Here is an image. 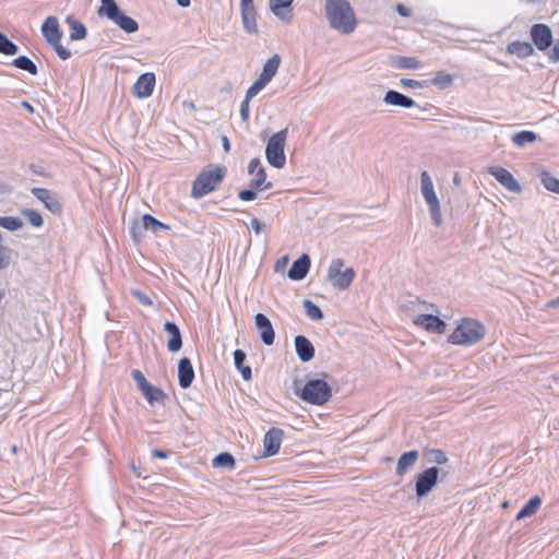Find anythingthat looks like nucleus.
<instances>
[{
  "label": "nucleus",
  "mask_w": 559,
  "mask_h": 559,
  "mask_svg": "<svg viewBox=\"0 0 559 559\" xmlns=\"http://www.w3.org/2000/svg\"><path fill=\"white\" fill-rule=\"evenodd\" d=\"M41 34L46 43L52 47L58 57L62 60L71 58V51L61 45L62 32L56 16H48L41 25Z\"/></svg>",
  "instance_id": "39448f33"
},
{
  "label": "nucleus",
  "mask_w": 559,
  "mask_h": 559,
  "mask_svg": "<svg viewBox=\"0 0 559 559\" xmlns=\"http://www.w3.org/2000/svg\"><path fill=\"white\" fill-rule=\"evenodd\" d=\"M227 175V168L219 164H210L204 167L192 183L191 195L201 199L213 192L223 182Z\"/></svg>",
  "instance_id": "f03ea898"
},
{
  "label": "nucleus",
  "mask_w": 559,
  "mask_h": 559,
  "mask_svg": "<svg viewBox=\"0 0 559 559\" xmlns=\"http://www.w3.org/2000/svg\"><path fill=\"white\" fill-rule=\"evenodd\" d=\"M141 393L151 405L154 403L164 404L167 399V394L160 388L151 383L143 388Z\"/></svg>",
  "instance_id": "bb28decb"
},
{
  "label": "nucleus",
  "mask_w": 559,
  "mask_h": 559,
  "mask_svg": "<svg viewBox=\"0 0 559 559\" xmlns=\"http://www.w3.org/2000/svg\"><path fill=\"white\" fill-rule=\"evenodd\" d=\"M195 373L190 358L182 357L178 362V383L181 389L191 386Z\"/></svg>",
  "instance_id": "dca6fc26"
},
{
  "label": "nucleus",
  "mask_w": 559,
  "mask_h": 559,
  "mask_svg": "<svg viewBox=\"0 0 559 559\" xmlns=\"http://www.w3.org/2000/svg\"><path fill=\"white\" fill-rule=\"evenodd\" d=\"M269 83L263 81L261 78H258L247 90L246 98L252 99L257 96Z\"/></svg>",
  "instance_id": "a18cd8bd"
},
{
  "label": "nucleus",
  "mask_w": 559,
  "mask_h": 559,
  "mask_svg": "<svg viewBox=\"0 0 559 559\" xmlns=\"http://www.w3.org/2000/svg\"><path fill=\"white\" fill-rule=\"evenodd\" d=\"M248 188L253 190L255 193H258L259 191L270 189L269 185H263V183H261V181H258L254 178L250 180Z\"/></svg>",
  "instance_id": "bf43d9fd"
},
{
  "label": "nucleus",
  "mask_w": 559,
  "mask_h": 559,
  "mask_svg": "<svg viewBox=\"0 0 559 559\" xmlns=\"http://www.w3.org/2000/svg\"><path fill=\"white\" fill-rule=\"evenodd\" d=\"M344 260L336 258L333 259L328 269V280L331 285L340 290H346L353 283L356 272L353 267H347L344 271Z\"/></svg>",
  "instance_id": "0eeeda50"
},
{
  "label": "nucleus",
  "mask_w": 559,
  "mask_h": 559,
  "mask_svg": "<svg viewBox=\"0 0 559 559\" xmlns=\"http://www.w3.org/2000/svg\"><path fill=\"white\" fill-rule=\"evenodd\" d=\"M431 83L438 86L440 90H445L452 85L453 76L445 71H439L431 80Z\"/></svg>",
  "instance_id": "79ce46f5"
},
{
  "label": "nucleus",
  "mask_w": 559,
  "mask_h": 559,
  "mask_svg": "<svg viewBox=\"0 0 559 559\" xmlns=\"http://www.w3.org/2000/svg\"><path fill=\"white\" fill-rule=\"evenodd\" d=\"M45 206L53 214H61L62 212V203L56 194H53L50 200L46 202Z\"/></svg>",
  "instance_id": "8fccbe9b"
},
{
  "label": "nucleus",
  "mask_w": 559,
  "mask_h": 559,
  "mask_svg": "<svg viewBox=\"0 0 559 559\" xmlns=\"http://www.w3.org/2000/svg\"><path fill=\"white\" fill-rule=\"evenodd\" d=\"M418 457L419 452L417 450L404 452L397 460V466L395 469L396 475L403 476L408 468L415 465Z\"/></svg>",
  "instance_id": "b1692460"
},
{
  "label": "nucleus",
  "mask_w": 559,
  "mask_h": 559,
  "mask_svg": "<svg viewBox=\"0 0 559 559\" xmlns=\"http://www.w3.org/2000/svg\"><path fill=\"white\" fill-rule=\"evenodd\" d=\"M212 466L215 468L234 469L236 467V460L229 452H222L214 456Z\"/></svg>",
  "instance_id": "7c9ffc66"
},
{
  "label": "nucleus",
  "mask_w": 559,
  "mask_h": 559,
  "mask_svg": "<svg viewBox=\"0 0 559 559\" xmlns=\"http://www.w3.org/2000/svg\"><path fill=\"white\" fill-rule=\"evenodd\" d=\"M241 19L245 29L250 34L258 33L257 12L253 0H241Z\"/></svg>",
  "instance_id": "2eb2a0df"
},
{
  "label": "nucleus",
  "mask_w": 559,
  "mask_h": 559,
  "mask_svg": "<svg viewBox=\"0 0 559 559\" xmlns=\"http://www.w3.org/2000/svg\"><path fill=\"white\" fill-rule=\"evenodd\" d=\"M294 343L297 357L300 361L308 362L313 359L316 349L307 336L297 335L295 336Z\"/></svg>",
  "instance_id": "f3484780"
},
{
  "label": "nucleus",
  "mask_w": 559,
  "mask_h": 559,
  "mask_svg": "<svg viewBox=\"0 0 559 559\" xmlns=\"http://www.w3.org/2000/svg\"><path fill=\"white\" fill-rule=\"evenodd\" d=\"M284 431L281 428L272 427L263 438V457H270L278 453Z\"/></svg>",
  "instance_id": "f8f14e48"
},
{
  "label": "nucleus",
  "mask_w": 559,
  "mask_h": 559,
  "mask_svg": "<svg viewBox=\"0 0 559 559\" xmlns=\"http://www.w3.org/2000/svg\"><path fill=\"white\" fill-rule=\"evenodd\" d=\"M546 307L547 308H558L559 307V296L549 300L547 304H546Z\"/></svg>",
  "instance_id": "774afa93"
},
{
  "label": "nucleus",
  "mask_w": 559,
  "mask_h": 559,
  "mask_svg": "<svg viewBox=\"0 0 559 559\" xmlns=\"http://www.w3.org/2000/svg\"><path fill=\"white\" fill-rule=\"evenodd\" d=\"M254 179L258 181H261V183H263V185H269L270 189L273 187L272 182L266 180V171L263 166H261L257 170Z\"/></svg>",
  "instance_id": "13d9d810"
},
{
  "label": "nucleus",
  "mask_w": 559,
  "mask_h": 559,
  "mask_svg": "<svg viewBox=\"0 0 559 559\" xmlns=\"http://www.w3.org/2000/svg\"><path fill=\"white\" fill-rule=\"evenodd\" d=\"M296 395L304 402L322 406L326 404L332 395V386L323 379H309L302 388L296 389Z\"/></svg>",
  "instance_id": "20e7f679"
},
{
  "label": "nucleus",
  "mask_w": 559,
  "mask_h": 559,
  "mask_svg": "<svg viewBox=\"0 0 559 559\" xmlns=\"http://www.w3.org/2000/svg\"><path fill=\"white\" fill-rule=\"evenodd\" d=\"M155 84V74L153 72H145L138 78L132 86V94L138 98H147L153 94Z\"/></svg>",
  "instance_id": "ddd939ff"
},
{
  "label": "nucleus",
  "mask_w": 559,
  "mask_h": 559,
  "mask_svg": "<svg viewBox=\"0 0 559 559\" xmlns=\"http://www.w3.org/2000/svg\"><path fill=\"white\" fill-rule=\"evenodd\" d=\"M132 296L143 306H151L153 304L148 295L141 289L132 290Z\"/></svg>",
  "instance_id": "603ef678"
},
{
  "label": "nucleus",
  "mask_w": 559,
  "mask_h": 559,
  "mask_svg": "<svg viewBox=\"0 0 559 559\" xmlns=\"http://www.w3.org/2000/svg\"><path fill=\"white\" fill-rule=\"evenodd\" d=\"M310 257L307 253H302L293 262L290 269L288 270V277L293 281L304 280L310 270Z\"/></svg>",
  "instance_id": "a211bd4d"
},
{
  "label": "nucleus",
  "mask_w": 559,
  "mask_h": 559,
  "mask_svg": "<svg viewBox=\"0 0 559 559\" xmlns=\"http://www.w3.org/2000/svg\"><path fill=\"white\" fill-rule=\"evenodd\" d=\"M488 174L509 191L518 194L522 192V186L508 169L501 166H491L488 168Z\"/></svg>",
  "instance_id": "9d476101"
},
{
  "label": "nucleus",
  "mask_w": 559,
  "mask_h": 559,
  "mask_svg": "<svg viewBox=\"0 0 559 559\" xmlns=\"http://www.w3.org/2000/svg\"><path fill=\"white\" fill-rule=\"evenodd\" d=\"M420 189H421V194L427 204L431 203V202L439 201V199L436 194L435 188H433L432 179H431L430 175L428 174V171H426V170L423 171L420 175Z\"/></svg>",
  "instance_id": "393cba45"
},
{
  "label": "nucleus",
  "mask_w": 559,
  "mask_h": 559,
  "mask_svg": "<svg viewBox=\"0 0 559 559\" xmlns=\"http://www.w3.org/2000/svg\"><path fill=\"white\" fill-rule=\"evenodd\" d=\"M262 166L261 164V160L255 157V158H252L250 162H249V165H248V173L250 175L252 174H255L257 170Z\"/></svg>",
  "instance_id": "e2e57ef3"
},
{
  "label": "nucleus",
  "mask_w": 559,
  "mask_h": 559,
  "mask_svg": "<svg viewBox=\"0 0 559 559\" xmlns=\"http://www.w3.org/2000/svg\"><path fill=\"white\" fill-rule=\"evenodd\" d=\"M288 129H282L274 133L265 146V157L267 163L275 168H283L286 164L285 143Z\"/></svg>",
  "instance_id": "423d86ee"
},
{
  "label": "nucleus",
  "mask_w": 559,
  "mask_h": 559,
  "mask_svg": "<svg viewBox=\"0 0 559 559\" xmlns=\"http://www.w3.org/2000/svg\"><path fill=\"white\" fill-rule=\"evenodd\" d=\"M254 325L261 342L266 346L273 345L275 331L271 320L264 313H257L254 316Z\"/></svg>",
  "instance_id": "9b49d317"
},
{
  "label": "nucleus",
  "mask_w": 559,
  "mask_h": 559,
  "mask_svg": "<svg viewBox=\"0 0 559 559\" xmlns=\"http://www.w3.org/2000/svg\"><path fill=\"white\" fill-rule=\"evenodd\" d=\"M12 249L0 243V271L7 269L11 263Z\"/></svg>",
  "instance_id": "49530a36"
},
{
  "label": "nucleus",
  "mask_w": 559,
  "mask_h": 559,
  "mask_svg": "<svg viewBox=\"0 0 559 559\" xmlns=\"http://www.w3.org/2000/svg\"><path fill=\"white\" fill-rule=\"evenodd\" d=\"M439 473L440 468L438 466H431L417 474L414 485L417 502H420L437 486Z\"/></svg>",
  "instance_id": "6e6552de"
},
{
  "label": "nucleus",
  "mask_w": 559,
  "mask_h": 559,
  "mask_svg": "<svg viewBox=\"0 0 559 559\" xmlns=\"http://www.w3.org/2000/svg\"><path fill=\"white\" fill-rule=\"evenodd\" d=\"M257 195L258 193H255L253 190L247 188V189H242L238 192V198L241 200V201H245V202H250V201H253L257 199Z\"/></svg>",
  "instance_id": "6e6d98bb"
},
{
  "label": "nucleus",
  "mask_w": 559,
  "mask_h": 559,
  "mask_svg": "<svg viewBox=\"0 0 559 559\" xmlns=\"http://www.w3.org/2000/svg\"><path fill=\"white\" fill-rule=\"evenodd\" d=\"M530 36L533 45L540 51H546L554 44L552 31L544 23L534 24L530 29Z\"/></svg>",
  "instance_id": "1a4fd4ad"
},
{
  "label": "nucleus",
  "mask_w": 559,
  "mask_h": 559,
  "mask_svg": "<svg viewBox=\"0 0 559 559\" xmlns=\"http://www.w3.org/2000/svg\"><path fill=\"white\" fill-rule=\"evenodd\" d=\"M31 192L36 199H38L44 204H46V202L50 200V198L55 194L46 188H32Z\"/></svg>",
  "instance_id": "de8ad7c7"
},
{
  "label": "nucleus",
  "mask_w": 559,
  "mask_h": 559,
  "mask_svg": "<svg viewBox=\"0 0 559 559\" xmlns=\"http://www.w3.org/2000/svg\"><path fill=\"white\" fill-rule=\"evenodd\" d=\"M152 455L154 457H157V459H167L168 457V452L165 451V450H160V449H154L152 450Z\"/></svg>",
  "instance_id": "338daca9"
},
{
  "label": "nucleus",
  "mask_w": 559,
  "mask_h": 559,
  "mask_svg": "<svg viewBox=\"0 0 559 559\" xmlns=\"http://www.w3.org/2000/svg\"><path fill=\"white\" fill-rule=\"evenodd\" d=\"M236 369L241 373L243 380L248 381L252 378L251 367L245 365L247 354L242 349H236L233 354Z\"/></svg>",
  "instance_id": "c85d7f7f"
},
{
  "label": "nucleus",
  "mask_w": 559,
  "mask_h": 559,
  "mask_svg": "<svg viewBox=\"0 0 559 559\" xmlns=\"http://www.w3.org/2000/svg\"><path fill=\"white\" fill-rule=\"evenodd\" d=\"M395 11L399 15L401 16H404V17H408L412 15L413 11L407 5H404L402 3H399L396 7H395Z\"/></svg>",
  "instance_id": "052dcab7"
},
{
  "label": "nucleus",
  "mask_w": 559,
  "mask_h": 559,
  "mask_svg": "<svg viewBox=\"0 0 559 559\" xmlns=\"http://www.w3.org/2000/svg\"><path fill=\"white\" fill-rule=\"evenodd\" d=\"M109 20L128 34L139 31V23L133 17L124 14L122 10H119Z\"/></svg>",
  "instance_id": "4be33fe9"
},
{
  "label": "nucleus",
  "mask_w": 559,
  "mask_h": 559,
  "mask_svg": "<svg viewBox=\"0 0 559 559\" xmlns=\"http://www.w3.org/2000/svg\"><path fill=\"white\" fill-rule=\"evenodd\" d=\"M400 83H401V85H402V86H404V87H409V88H420V87H424V86H425L426 81L420 82V81H417V80H414V79H406V78H403V79H401Z\"/></svg>",
  "instance_id": "5fc2aeb1"
},
{
  "label": "nucleus",
  "mask_w": 559,
  "mask_h": 559,
  "mask_svg": "<svg viewBox=\"0 0 559 559\" xmlns=\"http://www.w3.org/2000/svg\"><path fill=\"white\" fill-rule=\"evenodd\" d=\"M19 51V46L13 43L4 33L0 32V53L14 56Z\"/></svg>",
  "instance_id": "4c0bfd02"
},
{
  "label": "nucleus",
  "mask_w": 559,
  "mask_h": 559,
  "mask_svg": "<svg viewBox=\"0 0 559 559\" xmlns=\"http://www.w3.org/2000/svg\"><path fill=\"white\" fill-rule=\"evenodd\" d=\"M429 207V214L432 221V224L437 227L442 225V214H441V206L440 202H431L427 204Z\"/></svg>",
  "instance_id": "c03bdc74"
},
{
  "label": "nucleus",
  "mask_w": 559,
  "mask_h": 559,
  "mask_svg": "<svg viewBox=\"0 0 559 559\" xmlns=\"http://www.w3.org/2000/svg\"><path fill=\"white\" fill-rule=\"evenodd\" d=\"M251 228L254 230L257 235H259L265 230V224H263L260 219L253 217L251 219Z\"/></svg>",
  "instance_id": "680f3d73"
},
{
  "label": "nucleus",
  "mask_w": 559,
  "mask_h": 559,
  "mask_svg": "<svg viewBox=\"0 0 559 559\" xmlns=\"http://www.w3.org/2000/svg\"><path fill=\"white\" fill-rule=\"evenodd\" d=\"M542 506V498L539 496L532 497L516 514V520H523L534 515Z\"/></svg>",
  "instance_id": "c756f323"
},
{
  "label": "nucleus",
  "mask_w": 559,
  "mask_h": 559,
  "mask_svg": "<svg viewBox=\"0 0 559 559\" xmlns=\"http://www.w3.org/2000/svg\"><path fill=\"white\" fill-rule=\"evenodd\" d=\"M324 12L332 29L343 35H349L356 29L358 22L348 0H325Z\"/></svg>",
  "instance_id": "f257e3e1"
},
{
  "label": "nucleus",
  "mask_w": 559,
  "mask_h": 559,
  "mask_svg": "<svg viewBox=\"0 0 559 559\" xmlns=\"http://www.w3.org/2000/svg\"><path fill=\"white\" fill-rule=\"evenodd\" d=\"M66 22L70 28L71 40H82L86 38L87 28L82 22L75 20L73 16H67Z\"/></svg>",
  "instance_id": "cd10ccee"
},
{
  "label": "nucleus",
  "mask_w": 559,
  "mask_h": 559,
  "mask_svg": "<svg viewBox=\"0 0 559 559\" xmlns=\"http://www.w3.org/2000/svg\"><path fill=\"white\" fill-rule=\"evenodd\" d=\"M302 307L307 313V316L316 321L322 320L324 314L319 306L312 302L310 299H305L302 301Z\"/></svg>",
  "instance_id": "a19ab883"
},
{
  "label": "nucleus",
  "mask_w": 559,
  "mask_h": 559,
  "mask_svg": "<svg viewBox=\"0 0 559 559\" xmlns=\"http://www.w3.org/2000/svg\"><path fill=\"white\" fill-rule=\"evenodd\" d=\"M29 170L34 174V175H37V176H41V177H48V173L45 170L44 167L39 166V165H36V164H31L28 166Z\"/></svg>",
  "instance_id": "0e129e2a"
},
{
  "label": "nucleus",
  "mask_w": 559,
  "mask_h": 559,
  "mask_svg": "<svg viewBox=\"0 0 559 559\" xmlns=\"http://www.w3.org/2000/svg\"><path fill=\"white\" fill-rule=\"evenodd\" d=\"M164 331L169 335L167 341V349L170 353H177L182 347V335L177 323L166 321L164 323Z\"/></svg>",
  "instance_id": "6ab92c4d"
},
{
  "label": "nucleus",
  "mask_w": 559,
  "mask_h": 559,
  "mask_svg": "<svg viewBox=\"0 0 559 559\" xmlns=\"http://www.w3.org/2000/svg\"><path fill=\"white\" fill-rule=\"evenodd\" d=\"M549 59L552 62L559 61V38L554 43V47L549 53Z\"/></svg>",
  "instance_id": "69168bd1"
},
{
  "label": "nucleus",
  "mask_w": 559,
  "mask_h": 559,
  "mask_svg": "<svg viewBox=\"0 0 559 559\" xmlns=\"http://www.w3.org/2000/svg\"><path fill=\"white\" fill-rule=\"evenodd\" d=\"M383 102L388 105L403 108H412L416 106V102L412 97L395 90L386 91L383 97Z\"/></svg>",
  "instance_id": "412c9836"
},
{
  "label": "nucleus",
  "mask_w": 559,
  "mask_h": 559,
  "mask_svg": "<svg viewBox=\"0 0 559 559\" xmlns=\"http://www.w3.org/2000/svg\"><path fill=\"white\" fill-rule=\"evenodd\" d=\"M21 214L28 221V223L35 227L39 228L44 225V218L41 214L34 209H23Z\"/></svg>",
  "instance_id": "58836bf2"
},
{
  "label": "nucleus",
  "mask_w": 559,
  "mask_h": 559,
  "mask_svg": "<svg viewBox=\"0 0 559 559\" xmlns=\"http://www.w3.org/2000/svg\"><path fill=\"white\" fill-rule=\"evenodd\" d=\"M486 335L485 325L473 318H463L454 331L448 336V342L453 345L473 346L479 343Z\"/></svg>",
  "instance_id": "7ed1b4c3"
},
{
  "label": "nucleus",
  "mask_w": 559,
  "mask_h": 559,
  "mask_svg": "<svg viewBox=\"0 0 559 559\" xmlns=\"http://www.w3.org/2000/svg\"><path fill=\"white\" fill-rule=\"evenodd\" d=\"M250 100L245 97L240 105V117L242 121H248L250 117Z\"/></svg>",
  "instance_id": "4d7b16f0"
},
{
  "label": "nucleus",
  "mask_w": 559,
  "mask_h": 559,
  "mask_svg": "<svg viewBox=\"0 0 559 559\" xmlns=\"http://www.w3.org/2000/svg\"><path fill=\"white\" fill-rule=\"evenodd\" d=\"M536 139H537V134L531 130H523V131L516 132L512 135V142L520 147H522L528 143L535 142Z\"/></svg>",
  "instance_id": "e433bc0d"
},
{
  "label": "nucleus",
  "mask_w": 559,
  "mask_h": 559,
  "mask_svg": "<svg viewBox=\"0 0 559 559\" xmlns=\"http://www.w3.org/2000/svg\"><path fill=\"white\" fill-rule=\"evenodd\" d=\"M424 456L428 463L439 465L445 464L449 461L447 453L441 449H426Z\"/></svg>",
  "instance_id": "c9c22d12"
},
{
  "label": "nucleus",
  "mask_w": 559,
  "mask_h": 559,
  "mask_svg": "<svg viewBox=\"0 0 559 559\" xmlns=\"http://www.w3.org/2000/svg\"><path fill=\"white\" fill-rule=\"evenodd\" d=\"M119 10L121 9L117 4L116 0H102V5L98 9V14L105 15L107 19H110Z\"/></svg>",
  "instance_id": "37998d69"
},
{
  "label": "nucleus",
  "mask_w": 559,
  "mask_h": 559,
  "mask_svg": "<svg viewBox=\"0 0 559 559\" xmlns=\"http://www.w3.org/2000/svg\"><path fill=\"white\" fill-rule=\"evenodd\" d=\"M0 227L9 231H16L23 227V222L16 216H0Z\"/></svg>",
  "instance_id": "ea45409f"
},
{
  "label": "nucleus",
  "mask_w": 559,
  "mask_h": 559,
  "mask_svg": "<svg viewBox=\"0 0 559 559\" xmlns=\"http://www.w3.org/2000/svg\"><path fill=\"white\" fill-rule=\"evenodd\" d=\"M142 223H143V228L145 230H151L154 234L158 233L159 230H168V229H170V227L168 225H166L163 222L158 221L157 218H155L151 214H144L142 216Z\"/></svg>",
  "instance_id": "72a5a7b5"
},
{
  "label": "nucleus",
  "mask_w": 559,
  "mask_h": 559,
  "mask_svg": "<svg viewBox=\"0 0 559 559\" xmlns=\"http://www.w3.org/2000/svg\"><path fill=\"white\" fill-rule=\"evenodd\" d=\"M281 56L275 53L271 58L266 60L263 66L262 72L259 75L263 81L270 83L272 79L276 75L280 64H281Z\"/></svg>",
  "instance_id": "a878e982"
},
{
  "label": "nucleus",
  "mask_w": 559,
  "mask_h": 559,
  "mask_svg": "<svg viewBox=\"0 0 559 559\" xmlns=\"http://www.w3.org/2000/svg\"><path fill=\"white\" fill-rule=\"evenodd\" d=\"M507 53L515 55L520 59H525L534 53V47L527 41L514 40L508 44Z\"/></svg>",
  "instance_id": "5701e85b"
},
{
  "label": "nucleus",
  "mask_w": 559,
  "mask_h": 559,
  "mask_svg": "<svg viewBox=\"0 0 559 559\" xmlns=\"http://www.w3.org/2000/svg\"><path fill=\"white\" fill-rule=\"evenodd\" d=\"M10 64L20 70L26 71L32 75H36L38 73L37 66L27 56H19L13 59Z\"/></svg>",
  "instance_id": "473e14b6"
},
{
  "label": "nucleus",
  "mask_w": 559,
  "mask_h": 559,
  "mask_svg": "<svg viewBox=\"0 0 559 559\" xmlns=\"http://www.w3.org/2000/svg\"><path fill=\"white\" fill-rule=\"evenodd\" d=\"M391 66L396 69H403V70H416L421 67V63L419 60H417L414 57H396L392 59Z\"/></svg>",
  "instance_id": "2f4dec72"
},
{
  "label": "nucleus",
  "mask_w": 559,
  "mask_h": 559,
  "mask_svg": "<svg viewBox=\"0 0 559 559\" xmlns=\"http://www.w3.org/2000/svg\"><path fill=\"white\" fill-rule=\"evenodd\" d=\"M414 324L427 332L438 334L444 333L447 328V323L435 314H419L414 319Z\"/></svg>",
  "instance_id": "4468645a"
},
{
  "label": "nucleus",
  "mask_w": 559,
  "mask_h": 559,
  "mask_svg": "<svg viewBox=\"0 0 559 559\" xmlns=\"http://www.w3.org/2000/svg\"><path fill=\"white\" fill-rule=\"evenodd\" d=\"M542 185L550 192L559 194V179L552 176L548 170L543 169L539 173Z\"/></svg>",
  "instance_id": "f704fd0d"
},
{
  "label": "nucleus",
  "mask_w": 559,
  "mask_h": 559,
  "mask_svg": "<svg viewBox=\"0 0 559 559\" xmlns=\"http://www.w3.org/2000/svg\"><path fill=\"white\" fill-rule=\"evenodd\" d=\"M294 0H270L271 11L285 23L293 21L292 4Z\"/></svg>",
  "instance_id": "aec40b11"
},
{
  "label": "nucleus",
  "mask_w": 559,
  "mask_h": 559,
  "mask_svg": "<svg viewBox=\"0 0 559 559\" xmlns=\"http://www.w3.org/2000/svg\"><path fill=\"white\" fill-rule=\"evenodd\" d=\"M143 223L134 222L130 227V235L134 241H139L142 238Z\"/></svg>",
  "instance_id": "864d4df0"
},
{
  "label": "nucleus",
  "mask_w": 559,
  "mask_h": 559,
  "mask_svg": "<svg viewBox=\"0 0 559 559\" xmlns=\"http://www.w3.org/2000/svg\"><path fill=\"white\" fill-rule=\"evenodd\" d=\"M132 379L134 380L138 389L141 391L143 388H145L150 382L146 380L143 372L139 369H133L131 372Z\"/></svg>",
  "instance_id": "3c124183"
},
{
  "label": "nucleus",
  "mask_w": 559,
  "mask_h": 559,
  "mask_svg": "<svg viewBox=\"0 0 559 559\" xmlns=\"http://www.w3.org/2000/svg\"><path fill=\"white\" fill-rule=\"evenodd\" d=\"M31 192L36 199H38L44 204H46V202L50 200V198L55 194L46 188H32Z\"/></svg>",
  "instance_id": "09e8293b"
}]
</instances>
